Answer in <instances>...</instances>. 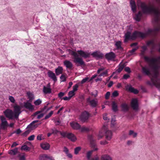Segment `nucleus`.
<instances>
[{
    "label": "nucleus",
    "instance_id": "nucleus-14",
    "mask_svg": "<svg viewBox=\"0 0 160 160\" xmlns=\"http://www.w3.org/2000/svg\"><path fill=\"white\" fill-rule=\"evenodd\" d=\"M131 32L130 31H128L124 35L125 39L124 40V43L128 42V40H134V38L132 37V34L131 35Z\"/></svg>",
    "mask_w": 160,
    "mask_h": 160
},
{
    "label": "nucleus",
    "instance_id": "nucleus-44",
    "mask_svg": "<svg viewBox=\"0 0 160 160\" xmlns=\"http://www.w3.org/2000/svg\"><path fill=\"white\" fill-rule=\"evenodd\" d=\"M42 110L39 111H38L34 113L31 116V117H33V118H32V119H34V118H35L36 117L37 115H39L38 114L40 113L41 112H42Z\"/></svg>",
    "mask_w": 160,
    "mask_h": 160
},
{
    "label": "nucleus",
    "instance_id": "nucleus-35",
    "mask_svg": "<svg viewBox=\"0 0 160 160\" xmlns=\"http://www.w3.org/2000/svg\"><path fill=\"white\" fill-rule=\"evenodd\" d=\"M31 148L28 147L26 145L24 144L21 147V149L22 150H24L25 151H30Z\"/></svg>",
    "mask_w": 160,
    "mask_h": 160
},
{
    "label": "nucleus",
    "instance_id": "nucleus-38",
    "mask_svg": "<svg viewBox=\"0 0 160 160\" xmlns=\"http://www.w3.org/2000/svg\"><path fill=\"white\" fill-rule=\"evenodd\" d=\"M47 154H41L39 156V160H46Z\"/></svg>",
    "mask_w": 160,
    "mask_h": 160
},
{
    "label": "nucleus",
    "instance_id": "nucleus-39",
    "mask_svg": "<svg viewBox=\"0 0 160 160\" xmlns=\"http://www.w3.org/2000/svg\"><path fill=\"white\" fill-rule=\"evenodd\" d=\"M81 148L80 147H77L74 149V153L75 155L78 154L79 152L81 150Z\"/></svg>",
    "mask_w": 160,
    "mask_h": 160
},
{
    "label": "nucleus",
    "instance_id": "nucleus-55",
    "mask_svg": "<svg viewBox=\"0 0 160 160\" xmlns=\"http://www.w3.org/2000/svg\"><path fill=\"white\" fill-rule=\"evenodd\" d=\"M9 99L10 101L12 103H14L15 102V100L14 97L12 96H9Z\"/></svg>",
    "mask_w": 160,
    "mask_h": 160
},
{
    "label": "nucleus",
    "instance_id": "nucleus-16",
    "mask_svg": "<svg viewBox=\"0 0 160 160\" xmlns=\"http://www.w3.org/2000/svg\"><path fill=\"white\" fill-rule=\"evenodd\" d=\"M77 52H78L80 56L85 58H89L91 55L90 52H86L82 50H78Z\"/></svg>",
    "mask_w": 160,
    "mask_h": 160
},
{
    "label": "nucleus",
    "instance_id": "nucleus-52",
    "mask_svg": "<svg viewBox=\"0 0 160 160\" xmlns=\"http://www.w3.org/2000/svg\"><path fill=\"white\" fill-rule=\"evenodd\" d=\"M44 115V114L43 113H41L39 115H37L35 118L34 119H40L42 118Z\"/></svg>",
    "mask_w": 160,
    "mask_h": 160
},
{
    "label": "nucleus",
    "instance_id": "nucleus-23",
    "mask_svg": "<svg viewBox=\"0 0 160 160\" xmlns=\"http://www.w3.org/2000/svg\"><path fill=\"white\" fill-rule=\"evenodd\" d=\"M98 150V148H95L91 150L88 151L86 154L87 159L88 160H90L92 152L94 151H97Z\"/></svg>",
    "mask_w": 160,
    "mask_h": 160
},
{
    "label": "nucleus",
    "instance_id": "nucleus-2",
    "mask_svg": "<svg viewBox=\"0 0 160 160\" xmlns=\"http://www.w3.org/2000/svg\"><path fill=\"white\" fill-rule=\"evenodd\" d=\"M144 58L146 62H150L149 66L152 70L155 72L154 76L157 78V74L156 72L159 68V67L156 64V62L157 61V59L154 58H150L147 56H144Z\"/></svg>",
    "mask_w": 160,
    "mask_h": 160
},
{
    "label": "nucleus",
    "instance_id": "nucleus-62",
    "mask_svg": "<svg viewBox=\"0 0 160 160\" xmlns=\"http://www.w3.org/2000/svg\"><path fill=\"white\" fill-rule=\"evenodd\" d=\"M130 76L129 74H125L123 76L122 79H127L130 77Z\"/></svg>",
    "mask_w": 160,
    "mask_h": 160
},
{
    "label": "nucleus",
    "instance_id": "nucleus-11",
    "mask_svg": "<svg viewBox=\"0 0 160 160\" xmlns=\"http://www.w3.org/2000/svg\"><path fill=\"white\" fill-rule=\"evenodd\" d=\"M105 57L106 58L108 61H111L113 60L115 58L116 55L115 53L111 51L109 53H107L105 55Z\"/></svg>",
    "mask_w": 160,
    "mask_h": 160
},
{
    "label": "nucleus",
    "instance_id": "nucleus-53",
    "mask_svg": "<svg viewBox=\"0 0 160 160\" xmlns=\"http://www.w3.org/2000/svg\"><path fill=\"white\" fill-rule=\"evenodd\" d=\"M72 97V96H69L68 97H65L62 98V99H63L65 101H68Z\"/></svg>",
    "mask_w": 160,
    "mask_h": 160
},
{
    "label": "nucleus",
    "instance_id": "nucleus-33",
    "mask_svg": "<svg viewBox=\"0 0 160 160\" xmlns=\"http://www.w3.org/2000/svg\"><path fill=\"white\" fill-rule=\"evenodd\" d=\"M90 106L92 108H94L96 107L98 104V102L94 99H92L90 101Z\"/></svg>",
    "mask_w": 160,
    "mask_h": 160
},
{
    "label": "nucleus",
    "instance_id": "nucleus-30",
    "mask_svg": "<svg viewBox=\"0 0 160 160\" xmlns=\"http://www.w3.org/2000/svg\"><path fill=\"white\" fill-rule=\"evenodd\" d=\"M122 111L124 112H126L128 110L129 108L128 105L125 103H123L121 105Z\"/></svg>",
    "mask_w": 160,
    "mask_h": 160
},
{
    "label": "nucleus",
    "instance_id": "nucleus-20",
    "mask_svg": "<svg viewBox=\"0 0 160 160\" xmlns=\"http://www.w3.org/2000/svg\"><path fill=\"white\" fill-rule=\"evenodd\" d=\"M70 125L73 129L79 130L80 129L81 125L78 122L73 121L70 123Z\"/></svg>",
    "mask_w": 160,
    "mask_h": 160
},
{
    "label": "nucleus",
    "instance_id": "nucleus-47",
    "mask_svg": "<svg viewBox=\"0 0 160 160\" xmlns=\"http://www.w3.org/2000/svg\"><path fill=\"white\" fill-rule=\"evenodd\" d=\"M53 111H51L44 118V119H47L50 118L52 115L53 114Z\"/></svg>",
    "mask_w": 160,
    "mask_h": 160
},
{
    "label": "nucleus",
    "instance_id": "nucleus-46",
    "mask_svg": "<svg viewBox=\"0 0 160 160\" xmlns=\"http://www.w3.org/2000/svg\"><path fill=\"white\" fill-rule=\"evenodd\" d=\"M122 62L118 65V68L120 69L121 71L122 70L123 68H124V67L125 66V63H123L122 64H121V63H122Z\"/></svg>",
    "mask_w": 160,
    "mask_h": 160
},
{
    "label": "nucleus",
    "instance_id": "nucleus-17",
    "mask_svg": "<svg viewBox=\"0 0 160 160\" xmlns=\"http://www.w3.org/2000/svg\"><path fill=\"white\" fill-rule=\"evenodd\" d=\"M32 102L27 101L26 102H24V107L26 108L29 110L32 111L34 109V107L33 105L31 104Z\"/></svg>",
    "mask_w": 160,
    "mask_h": 160
},
{
    "label": "nucleus",
    "instance_id": "nucleus-6",
    "mask_svg": "<svg viewBox=\"0 0 160 160\" xmlns=\"http://www.w3.org/2000/svg\"><path fill=\"white\" fill-rule=\"evenodd\" d=\"M14 108L13 114L14 115V118L16 119H17L18 118L19 116L21 113V107L17 105H14L13 106Z\"/></svg>",
    "mask_w": 160,
    "mask_h": 160
},
{
    "label": "nucleus",
    "instance_id": "nucleus-32",
    "mask_svg": "<svg viewBox=\"0 0 160 160\" xmlns=\"http://www.w3.org/2000/svg\"><path fill=\"white\" fill-rule=\"evenodd\" d=\"M43 92L45 94L50 93L51 92V89L50 87H46L44 86Z\"/></svg>",
    "mask_w": 160,
    "mask_h": 160
},
{
    "label": "nucleus",
    "instance_id": "nucleus-22",
    "mask_svg": "<svg viewBox=\"0 0 160 160\" xmlns=\"http://www.w3.org/2000/svg\"><path fill=\"white\" fill-rule=\"evenodd\" d=\"M40 146L42 149L45 150H48L50 148V144L47 142L41 143Z\"/></svg>",
    "mask_w": 160,
    "mask_h": 160
},
{
    "label": "nucleus",
    "instance_id": "nucleus-51",
    "mask_svg": "<svg viewBox=\"0 0 160 160\" xmlns=\"http://www.w3.org/2000/svg\"><path fill=\"white\" fill-rule=\"evenodd\" d=\"M35 137V136L34 135H32L30 136H29L28 138V140L29 141H33L34 140V138Z\"/></svg>",
    "mask_w": 160,
    "mask_h": 160
},
{
    "label": "nucleus",
    "instance_id": "nucleus-48",
    "mask_svg": "<svg viewBox=\"0 0 160 160\" xmlns=\"http://www.w3.org/2000/svg\"><path fill=\"white\" fill-rule=\"evenodd\" d=\"M51 130L52 131V134H57L58 133H59L60 134V132H62L60 131H59L57 129H52Z\"/></svg>",
    "mask_w": 160,
    "mask_h": 160
},
{
    "label": "nucleus",
    "instance_id": "nucleus-10",
    "mask_svg": "<svg viewBox=\"0 0 160 160\" xmlns=\"http://www.w3.org/2000/svg\"><path fill=\"white\" fill-rule=\"evenodd\" d=\"M91 55L93 57L97 59H102L104 57L103 54L100 52L95 51L92 53Z\"/></svg>",
    "mask_w": 160,
    "mask_h": 160
},
{
    "label": "nucleus",
    "instance_id": "nucleus-21",
    "mask_svg": "<svg viewBox=\"0 0 160 160\" xmlns=\"http://www.w3.org/2000/svg\"><path fill=\"white\" fill-rule=\"evenodd\" d=\"M1 122L0 123L1 128L2 130H6L8 127V123L7 121H1Z\"/></svg>",
    "mask_w": 160,
    "mask_h": 160
},
{
    "label": "nucleus",
    "instance_id": "nucleus-15",
    "mask_svg": "<svg viewBox=\"0 0 160 160\" xmlns=\"http://www.w3.org/2000/svg\"><path fill=\"white\" fill-rule=\"evenodd\" d=\"M39 121H33L32 122L28 125L26 129L29 128V129L31 130V131L33 128H36L41 123V122H40V123L36 124H35V123L38 122Z\"/></svg>",
    "mask_w": 160,
    "mask_h": 160
},
{
    "label": "nucleus",
    "instance_id": "nucleus-24",
    "mask_svg": "<svg viewBox=\"0 0 160 160\" xmlns=\"http://www.w3.org/2000/svg\"><path fill=\"white\" fill-rule=\"evenodd\" d=\"M130 4L132 11L133 12H135L136 10V7L135 1L134 0H130Z\"/></svg>",
    "mask_w": 160,
    "mask_h": 160
},
{
    "label": "nucleus",
    "instance_id": "nucleus-34",
    "mask_svg": "<svg viewBox=\"0 0 160 160\" xmlns=\"http://www.w3.org/2000/svg\"><path fill=\"white\" fill-rule=\"evenodd\" d=\"M112 110L114 112H116L118 110V107L117 103L115 101L112 102Z\"/></svg>",
    "mask_w": 160,
    "mask_h": 160
},
{
    "label": "nucleus",
    "instance_id": "nucleus-7",
    "mask_svg": "<svg viewBox=\"0 0 160 160\" xmlns=\"http://www.w3.org/2000/svg\"><path fill=\"white\" fill-rule=\"evenodd\" d=\"M6 117L9 120L16 119L14 118L13 112V111L9 109H6L3 112Z\"/></svg>",
    "mask_w": 160,
    "mask_h": 160
},
{
    "label": "nucleus",
    "instance_id": "nucleus-1",
    "mask_svg": "<svg viewBox=\"0 0 160 160\" xmlns=\"http://www.w3.org/2000/svg\"><path fill=\"white\" fill-rule=\"evenodd\" d=\"M137 4L141 8L142 12L144 14L153 13L154 15V21L156 23H158L160 21V13L159 11L153 7H148L146 3L138 0Z\"/></svg>",
    "mask_w": 160,
    "mask_h": 160
},
{
    "label": "nucleus",
    "instance_id": "nucleus-9",
    "mask_svg": "<svg viewBox=\"0 0 160 160\" xmlns=\"http://www.w3.org/2000/svg\"><path fill=\"white\" fill-rule=\"evenodd\" d=\"M87 138L88 140L90 142V147L94 149L96 148V145L95 142V140L94 139L92 135L89 134L88 135Z\"/></svg>",
    "mask_w": 160,
    "mask_h": 160
},
{
    "label": "nucleus",
    "instance_id": "nucleus-4",
    "mask_svg": "<svg viewBox=\"0 0 160 160\" xmlns=\"http://www.w3.org/2000/svg\"><path fill=\"white\" fill-rule=\"evenodd\" d=\"M69 50L71 52V55L73 56L74 57L73 60L74 62L76 63H78L79 64V65H77V66H84L85 65L83 59L81 58L78 57L79 56L76 52L70 49Z\"/></svg>",
    "mask_w": 160,
    "mask_h": 160
},
{
    "label": "nucleus",
    "instance_id": "nucleus-28",
    "mask_svg": "<svg viewBox=\"0 0 160 160\" xmlns=\"http://www.w3.org/2000/svg\"><path fill=\"white\" fill-rule=\"evenodd\" d=\"M63 69L62 67L58 66V68L55 69V72L56 75L58 76L62 73Z\"/></svg>",
    "mask_w": 160,
    "mask_h": 160
},
{
    "label": "nucleus",
    "instance_id": "nucleus-26",
    "mask_svg": "<svg viewBox=\"0 0 160 160\" xmlns=\"http://www.w3.org/2000/svg\"><path fill=\"white\" fill-rule=\"evenodd\" d=\"M18 148H15L13 149L9 150L8 153L11 155H15L18 152Z\"/></svg>",
    "mask_w": 160,
    "mask_h": 160
},
{
    "label": "nucleus",
    "instance_id": "nucleus-36",
    "mask_svg": "<svg viewBox=\"0 0 160 160\" xmlns=\"http://www.w3.org/2000/svg\"><path fill=\"white\" fill-rule=\"evenodd\" d=\"M79 130L81 132H88L90 131V129L89 128L85 127H82L81 126H80V128Z\"/></svg>",
    "mask_w": 160,
    "mask_h": 160
},
{
    "label": "nucleus",
    "instance_id": "nucleus-27",
    "mask_svg": "<svg viewBox=\"0 0 160 160\" xmlns=\"http://www.w3.org/2000/svg\"><path fill=\"white\" fill-rule=\"evenodd\" d=\"M100 160H112V159L109 155L104 154L101 156Z\"/></svg>",
    "mask_w": 160,
    "mask_h": 160
},
{
    "label": "nucleus",
    "instance_id": "nucleus-57",
    "mask_svg": "<svg viewBox=\"0 0 160 160\" xmlns=\"http://www.w3.org/2000/svg\"><path fill=\"white\" fill-rule=\"evenodd\" d=\"M78 84H77L75 85L74 86H73L72 91L74 92L77 91L78 90Z\"/></svg>",
    "mask_w": 160,
    "mask_h": 160
},
{
    "label": "nucleus",
    "instance_id": "nucleus-13",
    "mask_svg": "<svg viewBox=\"0 0 160 160\" xmlns=\"http://www.w3.org/2000/svg\"><path fill=\"white\" fill-rule=\"evenodd\" d=\"M142 72L143 74L147 76H149L151 75L150 69L147 66H142Z\"/></svg>",
    "mask_w": 160,
    "mask_h": 160
},
{
    "label": "nucleus",
    "instance_id": "nucleus-25",
    "mask_svg": "<svg viewBox=\"0 0 160 160\" xmlns=\"http://www.w3.org/2000/svg\"><path fill=\"white\" fill-rule=\"evenodd\" d=\"M64 65L67 68H71L72 67L73 65L72 63L69 61L66 60L63 62Z\"/></svg>",
    "mask_w": 160,
    "mask_h": 160
},
{
    "label": "nucleus",
    "instance_id": "nucleus-37",
    "mask_svg": "<svg viewBox=\"0 0 160 160\" xmlns=\"http://www.w3.org/2000/svg\"><path fill=\"white\" fill-rule=\"evenodd\" d=\"M121 42L120 41H118L116 42L115 45L117 47V49H122V47L121 46Z\"/></svg>",
    "mask_w": 160,
    "mask_h": 160
},
{
    "label": "nucleus",
    "instance_id": "nucleus-45",
    "mask_svg": "<svg viewBox=\"0 0 160 160\" xmlns=\"http://www.w3.org/2000/svg\"><path fill=\"white\" fill-rule=\"evenodd\" d=\"M42 102V100L40 99H38L35 101L34 103L36 106H38L40 105Z\"/></svg>",
    "mask_w": 160,
    "mask_h": 160
},
{
    "label": "nucleus",
    "instance_id": "nucleus-29",
    "mask_svg": "<svg viewBox=\"0 0 160 160\" xmlns=\"http://www.w3.org/2000/svg\"><path fill=\"white\" fill-rule=\"evenodd\" d=\"M27 95L28 97V98L29 99L27 100L28 101L32 102L33 99H34V96L33 94L29 92H27Z\"/></svg>",
    "mask_w": 160,
    "mask_h": 160
},
{
    "label": "nucleus",
    "instance_id": "nucleus-63",
    "mask_svg": "<svg viewBox=\"0 0 160 160\" xmlns=\"http://www.w3.org/2000/svg\"><path fill=\"white\" fill-rule=\"evenodd\" d=\"M88 79V77L85 78L83 79L81 81V83L83 84L85 82H86L87 81Z\"/></svg>",
    "mask_w": 160,
    "mask_h": 160
},
{
    "label": "nucleus",
    "instance_id": "nucleus-40",
    "mask_svg": "<svg viewBox=\"0 0 160 160\" xmlns=\"http://www.w3.org/2000/svg\"><path fill=\"white\" fill-rule=\"evenodd\" d=\"M31 131V130H30V129H28L27 130L25 131L24 132H23L22 134V136L24 137H26L30 133Z\"/></svg>",
    "mask_w": 160,
    "mask_h": 160
},
{
    "label": "nucleus",
    "instance_id": "nucleus-49",
    "mask_svg": "<svg viewBox=\"0 0 160 160\" xmlns=\"http://www.w3.org/2000/svg\"><path fill=\"white\" fill-rule=\"evenodd\" d=\"M60 78L61 80V82H64L66 81V77L63 74H62L60 77Z\"/></svg>",
    "mask_w": 160,
    "mask_h": 160
},
{
    "label": "nucleus",
    "instance_id": "nucleus-56",
    "mask_svg": "<svg viewBox=\"0 0 160 160\" xmlns=\"http://www.w3.org/2000/svg\"><path fill=\"white\" fill-rule=\"evenodd\" d=\"M65 93L63 92H60L58 94V97L60 98H62V97L64 95Z\"/></svg>",
    "mask_w": 160,
    "mask_h": 160
},
{
    "label": "nucleus",
    "instance_id": "nucleus-43",
    "mask_svg": "<svg viewBox=\"0 0 160 160\" xmlns=\"http://www.w3.org/2000/svg\"><path fill=\"white\" fill-rule=\"evenodd\" d=\"M18 157H19V160H26L24 153L22 155H21V154L20 153L18 155Z\"/></svg>",
    "mask_w": 160,
    "mask_h": 160
},
{
    "label": "nucleus",
    "instance_id": "nucleus-50",
    "mask_svg": "<svg viewBox=\"0 0 160 160\" xmlns=\"http://www.w3.org/2000/svg\"><path fill=\"white\" fill-rule=\"evenodd\" d=\"M152 32H153L152 29H148L146 33H145V36H146V35H148L150 34Z\"/></svg>",
    "mask_w": 160,
    "mask_h": 160
},
{
    "label": "nucleus",
    "instance_id": "nucleus-3",
    "mask_svg": "<svg viewBox=\"0 0 160 160\" xmlns=\"http://www.w3.org/2000/svg\"><path fill=\"white\" fill-rule=\"evenodd\" d=\"M103 132L105 135L106 138L108 140H110L112 138V133L111 131L108 130L107 125H104L102 128V130L99 131V134L98 135V139L102 138L103 136L101 135Z\"/></svg>",
    "mask_w": 160,
    "mask_h": 160
},
{
    "label": "nucleus",
    "instance_id": "nucleus-59",
    "mask_svg": "<svg viewBox=\"0 0 160 160\" xmlns=\"http://www.w3.org/2000/svg\"><path fill=\"white\" fill-rule=\"evenodd\" d=\"M135 19L136 21L139 22L141 20V17L138 16V15H135Z\"/></svg>",
    "mask_w": 160,
    "mask_h": 160
},
{
    "label": "nucleus",
    "instance_id": "nucleus-19",
    "mask_svg": "<svg viewBox=\"0 0 160 160\" xmlns=\"http://www.w3.org/2000/svg\"><path fill=\"white\" fill-rule=\"evenodd\" d=\"M90 116V114L87 111H85L81 114V120H87Z\"/></svg>",
    "mask_w": 160,
    "mask_h": 160
},
{
    "label": "nucleus",
    "instance_id": "nucleus-58",
    "mask_svg": "<svg viewBox=\"0 0 160 160\" xmlns=\"http://www.w3.org/2000/svg\"><path fill=\"white\" fill-rule=\"evenodd\" d=\"M124 70L128 73H130L131 72L130 68L128 67H125Z\"/></svg>",
    "mask_w": 160,
    "mask_h": 160
},
{
    "label": "nucleus",
    "instance_id": "nucleus-64",
    "mask_svg": "<svg viewBox=\"0 0 160 160\" xmlns=\"http://www.w3.org/2000/svg\"><path fill=\"white\" fill-rule=\"evenodd\" d=\"M46 160H55L52 156H49L47 155V157H46Z\"/></svg>",
    "mask_w": 160,
    "mask_h": 160
},
{
    "label": "nucleus",
    "instance_id": "nucleus-54",
    "mask_svg": "<svg viewBox=\"0 0 160 160\" xmlns=\"http://www.w3.org/2000/svg\"><path fill=\"white\" fill-rule=\"evenodd\" d=\"M119 95V93L117 91H115L112 93V97H117Z\"/></svg>",
    "mask_w": 160,
    "mask_h": 160
},
{
    "label": "nucleus",
    "instance_id": "nucleus-8",
    "mask_svg": "<svg viewBox=\"0 0 160 160\" xmlns=\"http://www.w3.org/2000/svg\"><path fill=\"white\" fill-rule=\"evenodd\" d=\"M145 37V34L142 32L137 31H135L132 33V37L134 38V40L137 38H142Z\"/></svg>",
    "mask_w": 160,
    "mask_h": 160
},
{
    "label": "nucleus",
    "instance_id": "nucleus-61",
    "mask_svg": "<svg viewBox=\"0 0 160 160\" xmlns=\"http://www.w3.org/2000/svg\"><path fill=\"white\" fill-rule=\"evenodd\" d=\"M152 29L153 32H158L160 31V26H159L158 28H155Z\"/></svg>",
    "mask_w": 160,
    "mask_h": 160
},
{
    "label": "nucleus",
    "instance_id": "nucleus-41",
    "mask_svg": "<svg viewBox=\"0 0 160 160\" xmlns=\"http://www.w3.org/2000/svg\"><path fill=\"white\" fill-rule=\"evenodd\" d=\"M137 133L134 132L132 130H130L129 131V135H132L133 138L136 137L137 135Z\"/></svg>",
    "mask_w": 160,
    "mask_h": 160
},
{
    "label": "nucleus",
    "instance_id": "nucleus-12",
    "mask_svg": "<svg viewBox=\"0 0 160 160\" xmlns=\"http://www.w3.org/2000/svg\"><path fill=\"white\" fill-rule=\"evenodd\" d=\"M131 107L134 110L137 111L138 109V100L137 98L133 99L131 102Z\"/></svg>",
    "mask_w": 160,
    "mask_h": 160
},
{
    "label": "nucleus",
    "instance_id": "nucleus-31",
    "mask_svg": "<svg viewBox=\"0 0 160 160\" xmlns=\"http://www.w3.org/2000/svg\"><path fill=\"white\" fill-rule=\"evenodd\" d=\"M128 90L130 92L136 94L138 93L139 92L138 91L137 89L134 88L131 85H130V86L129 87Z\"/></svg>",
    "mask_w": 160,
    "mask_h": 160
},
{
    "label": "nucleus",
    "instance_id": "nucleus-42",
    "mask_svg": "<svg viewBox=\"0 0 160 160\" xmlns=\"http://www.w3.org/2000/svg\"><path fill=\"white\" fill-rule=\"evenodd\" d=\"M150 44H152V48H154L155 47V45L154 44V41L152 40H150L148 42L146 43V45L147 46H149Z\"/></svg>",
    "mask_w": 160,
    "mask_h": 160
},
{
    "label": "nucleus",
    "instance_id": "nucleus-5",
    "mask_svg": "<svg viewBox=\"0 0 160 160\" xmlns=\"http://www.w3.org/2000/svg\"><path fill=\"white\" fill-rule=\"evenodd\" d=\"M60 135L62 138H67L72 142H74L77 140V138L75 135L71 132H60Z\"/></svg>",
    "mask_w": 160,
    "mask_h": 160
},
{
    "label": "nucleus",
    "instance_id": "nucleus-60",
    "mask_svg": "<svg viewBox=\"0 0 160 160\" xmlns=\"http://www.w3.org/2000/svg\"><path fill=\"white\" fill-rule=\"evenodd\" d=\"M110 93L109 92H106L105 95V98L106 99H108L110 95Z\"/></svg>",
    "mask_w": 160,
    "mask_h": 160
},
{
    "label": "nucleus",
    "instance_id": "nucleus-18",
    "mask_svg": "<svg viewBox=\"0 0 160 160\" xmlns=\"http://www.w3.org/2000/svg\"><path fill=\"white\" fill-rule=\"evenodd\" d=\"M47 74L48 77L52 79L54 82L57 81V78L55 74L52 71L49 70L47 72Z\"/></svg>",
    "mask_w": 160,
    "mask_h": 160
}]
</instances>
